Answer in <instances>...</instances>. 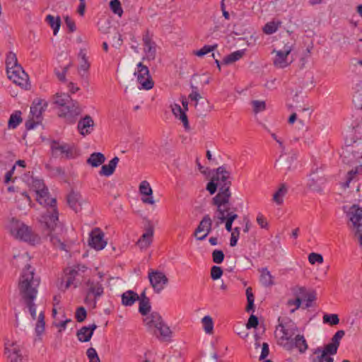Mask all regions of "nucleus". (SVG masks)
Instances as JSON below:
<instances>
[{
  "mask_svg": "<svg viewBox=\"0 0 362 362\" xmlns=\"http://www.w3.org/2000/svg\"><path fill=\"white\" fill-rule=\"evenodd\" d=\"M34 274V269H32L30 264H27L21 274L18 288L21 296L28 308L32 318L35 320L37 313L34 300L37 296V288L40 284V279H35Z\"/></svg>",
  "mask_w": 362,
  "mask_h": 362,
  "instance_id": "obj_1",
  "label": "nucleus"
},
{
  "mask_svg": "<svg viewBox=\"0 0 362 362\" xmlns=\"http://www.w3.org/2000/svg\"><path fill=\"white\" fill-rule=\"evenodd\" d=\"M47 204L49 206L47 211L42 214L39 219L42 234L49 238L52 245L60 250L66 251V244L55 235L54 231L59 223V211L57 206V199L52 198Z\"/></svg>",
  "mask_w": 362,
  "mask_h": 362,
  "instance_id": "obj_2",
  "label": "nucleus"
},
{
  "mask_svg": "<svg viewBox=\"0 0 362 362\" xmlns=\"http://www.w3.org/2000/svg\"><path fill=\"white\" fill-rule=\"evenodd\" d=\"M54 103L59 107V117L64 118L68 124H74L81 114L78 102L72 100L67 93H57Z\"/></svg>",
  "mask_w": 362,
  "mask_h": 362,
  "instance_id": "obj_3",
  "label": "nucleus"
},
{
  "mask_svg": "<svg viewBox=\"0 0 362 362\" xmlns=\"http://www.w3.org/2000/svg\"><path fill=\"white\" fill-rule=\"evenodd\" d=\"M344 335L345 332L344 330H338L331 338L329 343L314 349L313 354L317 356L312 358V362H326L327 355H336L340 341Z\"/></svg>",
  "mask_w": 362,
  "mask_h": 362,
  "instance_id": "obj_4",
  "label": "nucleus"
},
{
  "mask_svg": "<svg viewBox=\"0 0 362 362\" xmlns=\"http://www.w3.org/2000/svg\"><path fill=\"white\" fill-rule=\"evenodd\" d=\"M144 322L148 327H154L155 334L158 332L160 338L163 341H169L172 336L170 327L164 322L161 315L157 312H153L150 316L144 319Z\"/></svg>",
  "mask_w": 362,
  "mask_h": 362,
  "instance_id": "obj_5",
  "label": "nucleus"
},
{
  "mask_svg": "<svg viewBox=\"0 0 362 362\" xmlns=\"http://www.w3.org/2000/svg\"><path fill=\"white\" fill-rule=\"evenodd\" d=\"M50 149L53 157L57 158L61 156L67 160L74 159L79 155L78 148L72 144L67 143H62L57 140H52L50 144Z\"/></svg>",
  "mask_w": 362,
  "mask_h": 362,
  "instance_id": "obj_6",
  "label": "nucleus"
},
{
  "mask_svg": "<svg viewBox=\"0 0 362 362\" xmlns=\"http://www.w3.org/2000/svg\"><path fill=\"white\" fill-rule=\"evenodd\" d=\"M86 286L87 291L84 303L91 305L93 308H95L98 300L104 294V287L100 281L90 279L86 281Z\"/></svg>",
  "mask_w": 362,
  "mask_h": 362,
  "instance_id": "obj_7",
  "label": "nucleus"
},
{
  "mask_svg": "<svg viewBox=\"0 0 362 362\" xmlns=\"http://www.w3.org/2000/svg\"><path fill=\"white\" fill-rule=\"evenodd\" d=\"M8 77L13 83L21 87H25L28 83V74L24 71L19 64L13 65L9 62H6Z\"/></svg>",
  "mask_w": 362,
  "mask_h": 362,
  "instance_id": "obj_8",
  "label": "nucleus"
},
{
  "mask_svg": "<svg viewBox=\"0 0 362 362\" xmlns=\"http://www.w3.org/2000/svg\"><path fill=\"white\" fill-rule=\"evenodd\" d=\"M230 197L231 192L230 189H228V186L219 187V192L212 199V204L217 207L216 214L230 211L228 206Z\"/></svg>",
  "mask_w": 362,
  "mask_h": 362,
  "instance_id": "obj_9",
  "label": "nucleus"
},
{
  "mask_svg": "<svg viewBox=\"0 0 362 362\" xmlns=\"http://www.w3.org/2000/svg\"><path fill=\"white\" fill-rule=\"evenodd\" d=\"M10 232L17 239L25 242L33 240L31 228L14 218H12L11 222Z\"/></svg>",
  "mask_w": 362,
  "mask_h": 362,
  "instance_id": "obj_10",
  "label": "nucleus"
},
{
  "mask_svg": "<svg viewBox=\"0 0 362 362\" xmlns=\"http://www.w3.org/2000/svg\"><path fill=\"white\" fill-rule=\"evenodd\" d=\"M88 268L83 264H77L71 268H66L64 271L67 280L65 285V289L69 288L71 285L77 288L81 285V281L78 276H82V274L87 271Z\"/></svg>",
  "mask_w": 362,
  "mask_h": 362,
  "instance_id": "obj_11",
  "label": "nucleus"
},
{
  "mask_svg": "<svg viewBox=\"0 0 362 362\" xmlns=\"http://www.w3.org/2000/svg\"><path fill=\"white\" fill-rule=\"evenodd\" d=\"M148 276L151 286L156 293H160L169 281L165 274L158 270L149 269Z\"/></svg>",
  "mask_w": 362,
  "mask_h": 362,
  "instance_id": "obj_12",
  "label": "nucleus"
},
{
  "mask_svg": "<svg viewBox=\"0 0 362 362\" xmlns=\"http://www.w3.org/2000/svg\"><path fill=\"white\" fill-rule=\"evenodd\" d=\"M310 177L308 182V188L314 192L322 194L323 192V187L327 182V178L322 170L316 169L313 171Z\"/></svg>",
  "mask_w": 362,
  "mask_h": 362,
  "instance_id": "obj_13",
  "label": "nucleus"
},
{
  "mask_svg": "<svg viewBox=\"0 0 362 362\" xmlns=\"http://www.w3.org/2000/svg\"><path fill=\"white\" fill-rule=\"evenodd\" d=\"M134 75L137 76V81L143 89L148 90L153 87L154 82L150 76L149 69L142 62L137 64V71Z\"/></svg>",
  "mask_w": 362,
  "mask_h": 362,
  "instance_id": "obj_14",
  "label": "nucleus"
},
{
  "mask_svg": "<svg viewBox=\"0 0 362 362\" xmlns=\"http://www.w3.org/2000/svg\"><path fill=\"white\" fill-rule=\"evenodd\" d=\"M281 317H279V325L281 327V331L283 333L282 337L280 338L282 341H288L291 339L292 337L295 334L298 330V327L296 323L289 317H286L280 322Z\"/></svg>",
  "mask_w": 362,
  "mask_h": 362,
  "instance_id": "obj_15",
  "label": "nucleus"
},
{
  "mask_svg": "<svg viewBox=\"0 0 362 362\" xmlns=\"http://www.w3.org/2000/svg\"><path fill=\"white\" fill-rule=\"evenodd\" d=\"M236 210L237 209L234 207L230 211L216 214V216H214V218H216L218 219V221L216 223V226H218L219 223H225V228L227 231L231 232L233 230L232 228L233 223L238 217V214L235 213Z\"/></svg>",
  "mask_w": 362,
  "mask_h": 362,
  "instance_id": "obj_16",
  "label": "nucleus"
},
{
  "mask_svg": "<svg viewBox=\"0 0 362 362\" xmlns=\"http://www.w3.org/2000/svg\"><path fill=\"white\" fill-rule=\"evenodd\" d=\"M214 174L213 175L214 180H215L219 187H227L228 186V189H230L231 183V177L230 173L228 171L226 168L225 165H221L216 169L214 170Z\"/></svg>",
  "mask_w": 362,
  "mask_h": 362,
  "instance_id": "obj_17",
  "label": "nucleus"
},
{
  "mask_svg": "<svg viewBox=\"0 0 362 362\" xmlns=\"http://www.w3.org/2000/svg\"><path fill=\"white\" fill-rule=\"evenodd\" d=\"M88 243L91 247L97 250H103L107 245L103 232L98 228L93 229L90 233Z\"/></svg>",
  "mask_w": 362,
  "mask_h": 362,
  "instance_id": "obj_18",
  "label": "nucleus"
},
{
  "mask_svg": "<svg viewBox=\"0 0 362 362\" xmlns=\"http://www.w3.org/2000/svg\"><path fill=\"white\" fill-rule=\"evenodd\" d=\"M47 105V103L44 100L39 98L34 100L30 107V116L42 121V114L46 110Z\"/></svg>",
  "mask_w": 362,
  "mask_h": 362,
  "instance_id": "obj_19",
  "label": "nucleus"
},
{
  "mask_svg": "<svg viewBox=\"0 0 362 362\" xmlns=\"http://www.w3.org/2000/svg\"><path fill=\"white\" fill-rule=\"evenodd\" d=\"M93 126V118L90 115H86L78 121L77 128L81 135L86 136L91 133Z\"/></svg>",
  "mask_w": 362,
  "mask_h": 362,
  "instance_id": "obj_20",
  "label": "nucleus"
},
{
  "mask_svg": "<svg viewBox=\"0 0 362 362\" xmlns=\"http://www.w3.org/2000/svg\"><path fill=\"white\" fill-rule=\"evenodd\" d=\"M289 341V343L284 344V347L287 349H292L294 346L297 348L300 353H304L308 348L307 341L303 335L298 334L294 339L291 338Z\"/></svg>",
  "mask_w": 362,
  "mask_h": 362,
  "instance_id": "obj_21",
  "label": "nucleus"
},
{
  "mask_svg": "<svg viewBox=\"0 0 362 362\" xmlns=\"http://www.w3.org/2000/svg\"><path fill=\"white\" fill-rule=\"evenodd\" d=\"M98 326L93 323L89 326H83L76 332L78 339L81 342L89 341L92 336L93 335L94 331L97 329Z\"/></svg>",
  "mask_w": 362,
  "mask_h": 362,
  "instance_id": "obj_22",
  "label": "nucleus"
},
{
  "mask_svg": "<svg viewBox=\"0 0 362 362\" xmlns=\"http://www.w3.org/2000/svg\"><path fill=\"white\" fill-rule=\"evenodd\" d=\"M5 354L10 362H23V355L18 345L13 343L11 347L5 348Z\"/></svg>",
  "mask_w": 362,
  "mask_h": 362,
  "instance_id": "obj_23",
  "label": "nucleus"
},
{
  "mask_svg": "<svg viewBox=\"0 0 362 362\" xmlns=\"http://www.w3.org/2000/svg\"><path fill=\"white\" fill-rule=\"evenodd\" d=\"M291 51L290 46L285 45L284 50H279L276 52V57L274 59V64L276 66L279 68H285L288 64L286 62L288 55Z\"/></svg>",
  "mask_w": 362,
  "mask_h": 362,
  "instance_id": "obj_24",
  "label": "nucleus"
},
{
  "mask_svg": "<svg viewBox=\"0 0 362 362\" xmlns=\"http://www.w3.org/2000/svg\"><path fill=\"white\" fill-rule=\"evenodd\" d=\"M145 230V233L141 236L138 241V245L141 248L148 247L152 242L154 232L153 225L148 223Z\"/></svg>",
  "mask_w": 362,
  "mask_h": 362,
  "instance_id": "obj_25",
  "label": "nucleus"
},
{
  "mask_svg": "<svg viewBox=\"0 0 362 362\" xmlns=\"http://www.w3.org/2000/svg\"><path fill=\"white\" fill-rule=\"evenodd\" d=\"M143 42L144 45V51L147 54V58L149 60L154 59L156 57L155 42L152 41L148 35V30L143 35Z\"/></svg>",
  "mask_w": 362,
  "mask_h": 362,
  "instance_id": "obj_26",
  "label": "nucleus"
},
{
  "mask_svg": "<svg viewBox=\"0 0 362 362\" xmlns=\"http://www.w3.org/2000/svg\"><path fill=\"white\" fill-rule=\"evenodd\" d=\"M139 192L142 195L147 196L146 198H142L144 203L153 204L154 200L153 199V190L150 186V184L146 181L144 180L140 183Z\"/></svg>",
  "mask_w": 362,
  "mask_h": 362,
  "instance_id": "obj_27",
  "label": "nucleus"
},
{
  "mask_svg": "<svg viewBox=\"0 0 362 362\" xmlns=\"http://www.w3.org/2000/svg\"><path fill=\"white\" fill-rule=\"evenodd\" d=\"M81 195L78 192H76L73 190L67 195V203L69 207L76 213L81 210Z\"/></svg>",
  "mask_w": 362,
  "mask_h": 362,
  "instance_id": "obj_28",
  "label": "nucleus"
},
{
  "mask_svg": "<svg viewBox=\"0 0 362 362\" xmlns=\"http://www.w3.org/2000/svg\"><path fill=\"white\" fill-rule=\"evenodd\" d=\"M78 56L81 59L78 71L81 77H84L85 73L88 71L90 66V64L88 62V57L86 56V49H81Z\"/></svg>",
  "mask_w": 362,
  "mask_h": 362,
  "instance_id": "obj_29",
  "label": "nucleus"
},
{
  "mask_svg": "<svg viewBox=\"0 0 362 362\" xmlns=\"http://www.w3.org/2000/svg\"><path fill=\"white\" fill-rule=\"evenodd\" d=\"M119 160V158L117 156H115L109 161L108 164L102 165L101 169L99 171V174L102 176L106 177L112 175L115 173Z\"/></svg>",
  "mask_w": 362,
  "mask_h": 362,
  "instance_id": "obj_30",
  "label": "nucleus"
},
{
  "mask_svg": "<svg viewBox=\"0 0 362 362\" xmlns=\"http://www.w3.org/2000/svg\"><path fill=\"white\" fill-rule=\"evenodd\" d=\"M172 111L175 116L178 117L179 119L183 123L185 129L186 130L189 129L187 115H186L185 111L181 107V106L178 104H174V105L172 106Z\"/></svg>",
  "mask_w": 362,
  "mask_h": 362,
  "instance_id": "obj_31",
  "label": "nucleus"
},
{
  "mask_svg": "<svg viewBox=\"0 0 362 362\" xmlns=\"http://www.w3.org/2000/svg\"><path fill=\"white\" fill-rule=\"evenodd\" d=\"M349 220L352 222L353 226L361 224L360 222L362 221V207L358 205H353L348 213Z\"/></svg>",
  "mask_w": 362,
  "mask_h": 362,
  "instance_id": "obj_32",
  "label": "nucleus"
},
{
  "mask_svg": "<svg viewBox=\"0 0 362 362\" xmlns=\"http://www.w3.org/2000/svg\"><path fill=\"white\" fill-rule=\"evenodd\" d=\"M105 156L100 152H94L86 160V163L93 168H98L105 161Z\"/></svg>",
  "mask_w": 362,
  "mask_h": 362,
  "instance_id": "obj_33",
  "label": "nucleus"
},
{
  "mask_svg": "<svg viewBox=\"0 0 362 362\" xmlns=\"http://www.w3.org/2000/svg\"><path fill=\"white\" fill-rule=\"evenodd\" d=\"M122 304L124 306H132L134 303L139 300V295L132 290H128L123 293L121 296Z\"/></svg>",
  "mask_w": 362,
  "mask_h": 362,
  "instance_id": "obj_34",
  "label": "nucleus"
},
{
  "mask_svg": "<svg viewBox=\"0 0 362 362\" xmlns=\"http://www.w3.org/2000/svg\"><path fill=\"white\" fill-rule=\"evenodd\" d=\"M296 159L294 156H287L286 155H281L276 160L275 167H279L281 168H285L288 171L292 168V162Z\"/></svg>",
  "mask_w": 362,
  "mask_h": 362,
  "instance_id": "obj_35",
  "label": "nucleus"
},
{
  "mask_svg": "<svg viewBox=\"0 0 362 362\" xmlns=\"http://www.w3.org/2000/svg\"><path fill=\"white\" fill-rule=\"evenodd\" d=\"M22 112L21 110H15L11 115L8 120V128L9 129H15L18 126L22 123L23 118L21 117Z\"/></svg>",
  "mask_w": 362,
  "mask_h": 362,
  "instance_id": "obj_36",
  "label": "nucleus"
},
{
  "mask_svg": "<svg viewBox=\"0 0 362 362\" xmlns=\"http://www.w3.org/2000/svg\"><path fill=\"white\" fill-rule=\"evenodd\" d=\"M45 22L52 28L54 35H57L62 24L61 18L49 14L45 18Z\"/></svg>",
  "mask_w": 362,
  "mask_h": 362,
  "instance_id": "obj_37",
  "label": "nucleus"
},
{
  "mask_svg": "<svg viewBox=\"0 0 362 362\" xmlns=\"http://www.w3.org/2000/svg\"><path fill=\"white\" fill-rule=\"evenodd\" d=\"M246 49H240L235 51L223 58V63L224 64H230L241 59L245 54Z\"/></svg>",
  "mask_w": 362,
  "mask_h": 362,
  "instance_id": "obj_38",
  "label": "nucleus"
},
{
  "mask_svg": "<svg viewBox=\"0 0 362 362\" xmlns=\"http://www.w3.org/2000/svg\"><path fill=\"white\" fill-rule=\"evenodd\" d=\"M274 277L268 271L267 268H262L261 270L260 281L264 286H271L274 284Z\"/></svg>",
  "mask_w": 362,
  "mask_h": 362,
  "instance_id": "obj_39",
  "label": "nucleus"
},
{
  "mask_svg": "<svg viewBox=\"0 0 362 362\" xmlns=\"http://www.w3.org/2000/svg\"><path fill=\"white\" fill-rule=\"evenodd\" d=\"M287 192L288 188L286 185L285 183H282L279 189L273 195L274 202L277 204H281L284 202L283 197L286 195Z\"/></svg>",
  "mask_w": 362,
  "mask_h": 362,
  "instance_id": "obj_40",
  "label": "nucleus"
},
{
  "mask_svg": "<svg viewBox=\"0 0 362 362\" xmlns=\"http://www.w3.org/2000/svg\"><path fill=\"white\" fill-rule=\"evenodd\" d=\"M45 169L47 170L49 176L51 177L65 176V170L62 167H54L49 164H46Z\"/></svg>",
  "mask_w": 362,
  "mask_h": 362,
  "instance_id": "obj_41",
  "label": "nucleus"
},
{
  "mask_svg": "<svg viewBox=\"0 0 362 362\" xmlns=\"http://www.w3.org/2000/svg\"><path fill=\"white\" fill-rule=\"evenodd\" d=\"M281 25V21H280L268 22L264 25L263 32L267 35H272L277 31Z\"/></svg>",
  "mask_w": 362,
  "mask_h": 362,
  "instance_id": "obj_42",
  "label": "nucleus"
},
{
  "mask_svg": "<svg viewBox=\"0 0 362 362\" xmlns=\"http://www.w3.org/2000/svg\"><path fill=\"white\" fill-rule=\"evenodd\" d=\"M246 296L247 303L245 308V310L247 313L254 312L255 311V296L252 293V289L251 287H248L246 289Z\"/></svg>",
  "mask_w": 362,
  "mask_h": 362,
  "instance_id": "obj_43",
  "label": "nucleus"
},
{
  "mask_svg": "<svg viewBox=\"0 0 362 362\" xmlns=\"http://www.w3.org/2000/svg\"><path fill=\"white\" fill-rule=\"evenodd\" d=\"M191 88H192V92L189 95V98L192 100V101H195V108L198 110V111H200V110L199 109L198 106L199 105V103H198V100L199 99H202V96L200 95L199 93V89L197 86H194V85H191Z\"/></svg>",
  "mask_w": 362,
  "mask_h": 362,
  "instance_id": "obj_44",
  "label": "nucleus"
},
{
  "mask_svg": "<svg viewBox=\"0 0 362 362\" xmlns=\"http://www.w3.org/2000/svg\"><path fill=\"white\" fill-rule=\"evenodd\" d=\"M217 48V45H206L203 47H202L200 49H198L197 51H194V54L197 57H202L204 55L214 52Z\"/></svg>",
  "mask_w": 362,
  "mask_h": 362,
  "instance_id": "obj_45",
  "label": "nucleus"
},
{
  "mask_svg": "<svg viewBox=\"0 0 362 362\" xmlns=\"http://www.w3.org/2000/svg\"><path fill=\"white\" fill-rule=\"evenodd\" d=\"M204 330L207 334H211L214 329V322L209 315L204 316L202 320Z\"/></svg>",
  "mask_w": 362,
  "mask_h": 362,
  "instance_id": "obj_46",
  "label": "nucleus"
},
{
  "mask_svg": "<svg viewBox=\"0 0 362 362\" xmlns=\"http://www.w3.org/2000/svg\"><path fill=\"white\" fill-rule=\"evenodd\" d=\"M323 322L331 326L337 325L339 323V318L337 314H325Z\"/></svg>",
  "mask_w": 362,
  "mask_h": 362,
  "instance_id": "obj_47",
  "label": "nucleus"
},
{
  "mask_svg": "<svg viewBox=\"0 0 362 362\" xmlns=\"http://www.w3.org/2000/svg\"><path fill=\"white\" fill-rule=\"evenodd\" d=\"M210 223V216L209 214L205 215L202 221L199 222V224L198 225L197 228L195 229L194 235L197 238V234L204 231L206 228L207 223Z\"/></svg>",
  "mask_w": 362,
  "mask_h": 362,
  "instance_id": "obj_48",
  "label": "nucleus"
},
{
  "mask_svg": "<svg viewBox=\"0 0 362 362\" xmlns=\"http://www.w3.org/2000/svg\"><path fill=\"white\" fill-rule=\"evenodd\" d=\"M110 8L115 14L119 16H121L123 13V9L119 0H111L110 1Z\"/></svg>",
  "mask_w": 362,
  "mask_h": 362,
  "instance_id": "obj_49",
  "label": "nucleus"
},
{
  "mask_svg": "<svg viewBox=\"0 0 362 362\" xmlns=\"http://www.w3.org/2000/svg\"><path fill=\"white\" fill-rule=\"evenodd\" d=\"M151 308L150 300H139V312L141 315L146 316L150 312Z\"/></svg>",
  "mask_w": 362,
  "mask_h": 362,
  "instance_id": "obj_50",
  "label": "nucleus"
},
{
  "mask_svg": "<svg viewBox=\"0 0 362 362\" xmlns=\"http://www.w3.org/2000/svg\"><path fill=\"white\" fill-rule=\"evenodd\" d=\"M87 317V311L83 306L78 307L75 313V318L78 322H83Z\"/></svg>",
  "mask_w": 362,
  "mask_h": 362,
  "instance_id": "obj_51",
  "label": "nucleus"
},
{
  "mask_svg": "<svg viewBox=\"0 0 362 362\" xmlns=\"http://www.w3.org/2000/svg\"><path fill=\"white\" fill-rule=\"evenodd\" d=\"M358 169L362 170V165H359L358 167L349 170L346 174V180L345 185L349 187V183L355 178V177L359 173Z\"/></svg>",
  "mask_w": 362,
  "mask_h": 362,
  "instance_id": "obj_52",
  "label": "nucleus"
},
{
  "mask_svg": "<svg viewBox=\"0 0 362 362\" xmlns=\"http://www.w3.org/2000/svg\"><path fill=\"white\" fill-rule=\"evenodd\" d=\"M225 255L221 250H214L212 252V260L216 264H221L224 260Z\"/></svg>",
  "mask_w": 362,
  "mask_h": 362,
  "instance_id": "obj_53",
  "label": "nucleus"
},
{
  "mask_svg": "<svg viewBox=\"0 0 362 362\" xmlns=\"http://www.w3.org/2000/svg\"><path fill=\"white\" fill-rule=\"evenodd\" d=\"M86 355L89 362H100V358L94 348L90 347L86 351Z\"/></svg>",
  "mask_w": 362,
  "mask_h": 362,
  "instance_id": "obj_54",
  "label": "nucleus"
},
{
  "mask_svg": "<svg viewBox=\"0 0 362 362\" xmlns=\"http://www.w3.org/2000/svg\"><path fill=\"white\" fill-rule=\"evenodd\" d=\"M240 228L239 227H235L233 230H232L230 240V247H235L237 245L238 240L240 237Z\"/></svg>",
  "mask_w": 362,
  "mask_h": 362,
  "instance_id": "obj_55",
  "label": "nucleus"
},
{
  "mask_svg": "<svg viewBox=\"0 0 362 362\" xmlns=\"http://www.w3.org/2000/svg\"><path fill=\"white\" fill-rule=\"evenodd\" d=\"M223 269L221 267L214 265L211 268V278L213 280H218L219 279L221 276L223 275Z\"/></svg>",
  "mask_w": 362,
  "mask_h": 362,
  "instance_id": "obj_56",
  "label": "nucleus"
},
{
  "mask_svg": "<svg viewBox=\"0 0 362 362\" xmlns=\"http://www.w3.org/2000/svg\"><path fill=\"white\" fill-rule=\"evenodd\" d=\"M308 261L311 264H315V263L321 264L323 262V257L321 254L311 252L308 255Z\"/></svg>",
  "mask_w": 362,
  "mask_h": 362,
  "instance_id": "obj_57",
  "label": "nucleus"
},
{
  "mask_svg": "<svg viewBox=\"0 0 362 362\" xmlns=\"http://www.w3.org/2000/svg\"><path fill=\"white\" fill-rule=\"evenodd\" d=\"M218 186V182L211 177L210 181L206 185V189L212 195L216 192Z\"/></svg>",
  "mask_w": 362,
  "mask_h": 362,
  "instance_id": "obj_58",
  "label": "nucleus"
},
{
  "mask_svg": "<svg viewBox=\"0 0 362 362\" xmlns=\"http://www.w3.org/2000/svg\"><path fill=\"white\" fill-rule=\"evenodd\" d=\"M40 123V120L29 116L28 119L25 121V127L26 130H31Z\"/></svg>",
  "mask_w": 362,
  "mask_h": 362,
  "instance_id": "obj_59",
  "label": "nucleus"
},
{
  "mask_svg": "<svg viewBox=\"0 0 362 362\" xmlns=\"http://www.w3.org/2000/svg\"><path fill=\"white\" fill-rule=\"evenodd\" d=\"M293 295L297 297L305 298L307 294V289L304 286H296L292 288Z\"/></svg>",
  "mask_w": 362,
  "mask_h": 362,
  "instance_id": "obj_60",
  "label": "nucleus"
},
{
  "mask_svg": "<svg viewBox=\"0 0 362 362\" xmlns=\"http://www.w3.org/2000/svg\"><path fill=\"white\" fill-rule=\"evenodd\" d=\"M286 304L288 306H296L295 308L291 310V313H293L300 307L302 304V298L300 297H296L295 299H289Z\"/></svg>",
  "mask_w": 362,
  "mask_h": 362,
  "instance_id": "obj_61",
  "label": "nucleus"
},
{
  "mask_svg": "<svg viewBox=\"0 0 362 362\" xmlns=\"http://www.w3.org/2000/svg\"><path fill=\"white\" fill-rule=\"evenodd\" d=\"M306 300V303L303 309L308 308L311 306V303L316 300V292L315 291H312L309 293H307L306 296L305 297Z\"/></svg>",
  "mask_w": 362,
  "mask_h": 362,
  "instance_id": "obj_62",
  "label": "nucleus"
},
{
  "mask_svg": "<svg viewBox=\"0 0 362 362\" xmlns=\"http://www.w3.org/2000/svg\"><path fill=\"white\" fill-rule=\"evenodd\" d=\"M253 106V110L257 113L265 110L266 104L264 101L253 100L252 102Z\"/></svg>",
  "mask_w": 362,
  "mask_h": 362,
  "instance_id": "obj_63",
  "label": "nucleus"
},
{
  "mask_svg": "<svg viewBox=\"0 0 362 362\" xmlns=\"http://www.w3.org/2000/svg\"><path fill=\"white\" fill-rule=\"evenodd\" d=\"M259 325V320L256 315H251L246 324V328L247 329L251 328H256Z\"/></svg>",
  "mask_w": 362,
  "mask_h": 362,
  "instance_id": "obj_64",
  "label": "nucleus"
}]
</instances>
